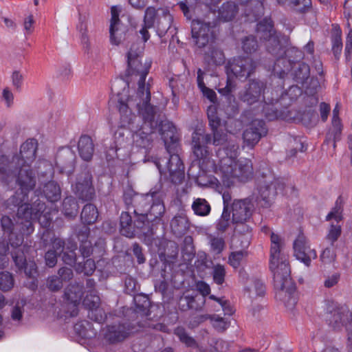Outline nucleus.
Listing matches in <instances>:
<instances>
[{
  "instance_id": "obj_46",
  "label": "nucleus",
  "mask_w": 352,
  "mask_h": 352,
  "mask_svg": "<svg viewBox=\"0 0 352 352\" xmlns=\"http://www.w3.org/2000/svg\"><path fill=\"white\" fill-rule=\"evenodd\" d=\"M230 212L229 208L226 205L222 214L216 224V230L219 233H224L230 227Z\"/></svg>"
},
{
  "instance_id": "obj_15",
  "label": "nucleus",
  "mask_w": 352,
  "mask_h": 352,
  "mask_svg": "<svg viewBox=\"0 0 352 352\" xmlns=\"http://www.w3.org/2000/svg\"><path fill=\"white\" fill-rule=\"evenodd\" d=\"M111 13L110 41L113 45H118L125 39L126 28L121 24L119 12L116 6L111 8Z\"/></svg>"
},
{
  "instance_id": "obj_39",
  "label": "nucleus",
  "mask_w": 352,
  "mask_h": 352,
  "mask_svg": "<svg viewBox=\"0 0 352 352\" xmlns=\"http://www.w3.org/2000/svg\"><path fill=\"white\" fill-rule=\"evenodd\" d=\"M98 217L97 208L91 204H86L81 212L80 218L84 223L91 224L96 221Z\"/></svg>"
},
{
  "instance_id": "obj_29",
  "label": "nucleus",
  "mask_w": 352,
  "mask_h": 352,
  "mask_svg": "<svg viewBox=\"0 0 352 352\" xmlns=\"http://www.w3.org/2000/svg\"><path fill=\"white\" fill-rule=\"evenodd\" d=\"M78 153L85 161H90L94 152V146L91 138L88 135L80 136L78 142Z\"/></svg>"
},
{
  "instance_id": "obj_30",
  "label": "nucleus",
  "mask_w": 352,
  "mask_h": 352,
  "mask_svg": "<svg viewBox=\"0 0 352 352\" xmlns=\"http://www.w3.org/2000/svg\"><path fill=\"white\" fill-rule=\"evenodd\" d=\"M123 199L128 210H130L131 207L136 208L138 206H144L147 203L146 198L143 196L136 195L131 187H127L124 190Z\"/></svg>"
},
{
  "instance_id": "obj_10",
  "label": "nucleus",
  "mask_w": 352,
  "mask_h": 352,
  "mask_svg": "<svg viewBox=\"0 0 352 352\" xmlns=\"http://www.w3.org/2000/svg\"><path fill=\"white\" fill-rule=\"evenodd\" d=\"M210 22L193 20L191 25L192 38L195 44L199 48L204 47L212 38Z\"/></svg>"
},
{
  "instance_id": "obj_34",
  "label": "nucleus",
  "mask_w": 352,
  "mask_h": 352,
  "mask_svg": "<svg viewBox=\"0 0 352 352\" xmlns=\"http://www.w3.org/2000/svg\"><path fill=\"white\" fill-rule=\"evenodd\" d=\"M173 18L170 12L166 10H162V14L158 15L157 32L162 37L165 35L170 29Z\"/></svg>"
},
{
  "instance_id": "obj_32",
  "label": "nucleus",
  "mask_w": 352,
  "mask_h": 352,
  "mask_svg": "<svg viewBox=\"0 0 352 352\" xmlns=\"http://www.w3.org/2000/svg\"><path fill=\"white\" fill-rule=\"evenodd\" d=\"M156 14L157 11L153 7H148L145 10L144 18V26L140 30L144 42L147 41L150 37L148 29L154 25Z\"/></svg>"
},
{
  "instance_id": "obj_12",
  "label": "nucleus",
  "mask_w": 352,
  "mask_h": 352,
  "mask_svg": "<svg viewBox=\"0 0 352 352\" xmlns=\"http://www.w3.org/2000/svg\"><path fill=\"white\" fill-rule=\"evenodd\" d=\"M265 89L263 82L253 80L239 93V99L248 105H252L260 101L262 93Z\"/></svg>"
},
{
  "instance_id": "obj_45",
  "label": "nucleus",
  "mask_w": 352,
  "mask_h": 352,
  "mask_svg": "<svg viewBox=\"0 0 352 352\" xmlns=\"http://www.w3.org/2000/svg\"><path fill=\"white\" fill-rule=\"evenodd\" d=\"M212 138L211 142L212 143L213 145L221 146L228 142V146L223 149V152H221V151H219V153L220 152L222 154V155H225V149L228 146H229L230 144L235 143L233 141L228 140L227 133L223 131L222 130L217 129L212 131Z\"/></svg>"
},
{
  "instance_id": "obj_9",
  "label": "nucleus",
  "mask_w": 352,
  "mask_h": 352,
  "mask_svg": "<svg viewBox=\"0 0 352 352\" xmlns=\"http://www.w3.org/2000/svg\"><path fill=\"white\" fill-rule=\"evenodd\" d=\"M211 135L201 129H196L192 134V151L197 160H205L210 155L208 144L211 143Z\"/></svg>"
},
{
  "instance_id": "obj_26",
  "label": "nucleus",
  "mask_w": 352,
  "mask_h": 352,
  "mask_svg": "<svg viewBox=\"0 0 352 352\" xmlns=\"http://www.w3.org/2000/svg\"><path fill=\"white\" fill-rule=\"evenodd\" d=\"M36 148L37 143L35 140H27L21 146L19 154L12 157H19L20 159L24 160L26 164H30L36 157Z\"/></svg>"
},
{
  "instance_id": "obj_56",
  "label": "nucleus",
  "mask_w": 352,
  "mask_h": 352,
  "mask_svg": "<svg viewBox=\"0 0 352 352\" xmlns=\"http://www.w3.org/2000/svg\"><path fill=\"white\" fill-rule=\"evenodd\" d=\"M14 286V278L12 275L8 272H2L0 273V289L7 292L11 289Z\"/></svg>"
},
{
  "instance_id": "obj_35",
  "label": "nucleus",
  "mask_w": 352,
  "mask_h": 352,
  "mask_svg": "<svg viewBox=\"0 0 352 352\" xmlns=\"http://www.w3.org/2000/svg\"><path fill=\"white\" fill-rule=\"evenodd\" d=\"M224 59L223 52L212 45H210L204 56V60L208 65H220L224 63Z\"/></svg>"
},
{
  "instance_id": "obj_18",
  "label": "nucleus",
  "mask_w": 352,
  "mask_h": 352,
  "mask_svg": "<svg viewBox=\"0 0 352 352\" xmlns=\"http://www.w3.org/2000/svg\"><path fill=\"white\" fill-rule=\"evenodd\" d=\"M84 294L83 285L77 283L70 284L65 291V296L69 302V306L72 309L71 316L78 314V306L80 305Z\"/></svg>"
},
{
  "instance_id": "obj_44",
  "label": "nucleus",
  "mask_w": 352,
  "mask_h": 352,
  "mask_svg": "<svg viewBox=\"0 0 352 352\" xmlns=\"http://www.w3.org/2000/svg\"><path fill=\"white\" fill-rule=\"evenodd\" d=\"M192 209L195 214L198 216H207L211 210L210 205L202 198L195 199L192 204Z\"/></svg>"
},
{
  "instance_id": "obj_54",
  "label": "nucleus",
  "mask_w": 352,
  "mask_h": 352,
  "mask_svg": "<svg viewBox=\"0 0 352 352\" xmlns=\"http://www.w3.org/2000/svg\"><path fill=\"white\" fill-rule=\"evenodd\" d=\"M251 298L257 296H263L265 293V287L262 281L260 280H254L252 285L247 289Z\"/></svg>"
},
{
  "instance_id": "obj_21",
  "label": "nucleus",
  "mask_w": 352,
  "mask_h": 352,
  "mask_svg": "<svg viewBox=\"0 0 352 352\" xmlns=\"http://www.w3.org/2000/svg\"><path fill=\"white\" fill-rule=\"evenodd\" d=\"M278 184L276 180H265L259 188L260 197L263 207H269L276 195V188Z\"/></svg>"
},
{
  "instance_id": "obj_47",
  "label": "nucleus",
  "mask_w": 352,
  "mask_h": 352,
  "mask_svg": "<svg viewBox=\"0 0 352 352\" xmlns=\"http://www.w3.org/2000/svg\"><path fill=\"white\" fill-rule=\"evenodd\" d=\"M76 331L85 338H91L96 335V331L91 327V324L89 322L76 324L74 326Z\"/></svg>"
},
{
  "instance_id": "obj_3",
  "label": "nucleus",
  "mask_w": 352,
  "mask_h": 352,
  "mask_svg": "<svg viewBox=\"0 0 352 352\" xmlns=\"http://www.w3.org/2000/svg\"><path fill=\"white\" fill-rule=\"evenodd\" d=\"M239 146L231 144L225 151V155L219 152V170L224 179L223 182L229 186L237 180L246 182L252 177L253 168L251 160L245 158L237 160Z\"/></svg>"
},
{
  "instance_id": "obj_31",
  "label": "nucleus",
  "mask_w": 352,
  "mask_h": 352,
  "mask_svg": "<svg viewBox=\"0 0 352 352\" xmlns=\"http://www.w3.org/2000/svg\"><path fill=\"white\" fill-rule=\"evenodd\" d=\"M293 66L287 58L283 56L277 58L273 67V75L280 79H284Z\"/></svg>"
},
{
  "instance_id": "obj_6",
  "label": "nucleus",
  "mask_w": 352,
  "mask_h": 352,
  "mask_svg": "<svg viewBox=\"0 0 352 352\" xmlns=\"http://www.w3.org/2000/svg\"><path fill=\"white\" fill-rule=\"evenodd\" d=\"M325 305L326 320L329 326L336 331H342L344 328L348 329L352 322V314L348 307L330 300L326 301Z\"/></svg>"
},
{
  "instance_id": "obj_14",
  "label": "nucleus",
  "mask_w": 352,
  "mask_h": 352,
  "mask_svg": "<svg viewBox=\"0 0 352 352\" xmlns=\"http://www.w3.org/2000/svg\"><path fill=\"white\" fill-rule=\"evenodd\" d=\"M252 205L248 199H235L230 206L229 212L232 215L233 223H243L252 216Z\"/></svg>"
},
{
  "instance_id": "obj_4",
  "label": "nucleus",
  "mask_w": 352,
  "mask_h": 352,
  "mask_svg": "<svg viewBox=\"0 0 352 352\" xmlns=\"http://www.w3.org/2000/svg\"><path fill=\"white\" fill-rule=\"evenodd\" d=\"M144 45L141 43H133L127 54L128 74L138 79V94L140 101L146 102L151 100L149 85L145 83V78L148 74L151 61L143 57Z\"/></svg>"
},
{
  "instance_id": "obj_28",
  "label": "nucleus",
  "mask_w": 352,
  "mask_h": 352,
  "mask_svg": "<svg viewBox=\"0 0 352 352\" xmlns=\"http://www.w3.org/2000/svg\"><path fill=\"white\" fill-rule=\"evenodd\" d=\"M206 302L204 297L184 296L180 298L179 306L183 311L188 309L201 310Z\"/></svg>"
},
{
  "instance_id": "obj_38",
  "label": "nucleus",
  "mask_w": 352,
  "mask_h": 352,
  "mask_svg": "<svg viewBox=\"0 0 352 352\" xmlns=\"http://www.w3.org/2000/svg\"><path fill=\"white\" fill-rule=\"evenodd\" d=\"M43 192L46 199L51 201L55 202L60 199V188L54 182H49L43 186Z\"/></svg>"
},
{
  "instance_id": "obj_60",
  "label": "nucleus",
  "mask_w": 352,
  "mask_h": 352,
  "mask_svg": "<svg viewBox=\"0 0 352 352\" xmlns=\"http://www.w3.org/2000/svg\"><path fill=\"white\" fill-rule=\"evenodd\" d=\"M293 8L298 12L305 13L311 8V0H290Z\"/></svg>"
},
{
  "instance_id": "obj_57",
  "label": "nucleus",
  "mask_w": 352,
  "mask_h": 352,
  "mask_svg": "<svg viewBox=\"0 0 352 352\" xmlns=\"http://www.w3.org/2000/svg\"><path fill=\"white\" fill-rule=\"evenodd\" d=\"M83 305L88 309L89 310L94 309L95 307H99L100 305V298L96 294L95 291H91L89 294H88L85 298L83 302Z\"/></svg>"
},
{
  "instance_id": "obj_25",
  "label": "nucleus",
  "mask_w": 352,
  "mask_h": 352,
  "mask_svg": "<svg viewBox=\"0 0 352 352\" xmlns=\"http://www.w3.org/2000/svg\"><path fill=\"white\" fill-rule=\"evenodd\" d=\"M128 334L126 327L123 324H118L107 326L104 336L108 342L115 343L124 340Z\"/></svg>"
},
{
  "instance_id": "obj_61",
  "label": "nucleus",
  "mask_w": 352,
  "mask_h": 352,
  "mask_svg": "<svg viewBox=\"0 0 352 352\" xmlns=\"http://www.w3.org/2000/svg\"><path fill=\"white\" fill-rule=\"evenodd\" d=\"M143 206H138L136 208L133 209V212L137 217V220L135 221L137 223L138 228H141L146 222L151 221L148 219V212H144L146 210L142 209Z\"/></svg>"
},
{
  "instance_id": "obj_55",
  "label": "nucleus",
  "mask_w": 352,
  "mask_h": 352,
  "mask_svg": "<svg viewBox=\"0 0 352 352\" xmlns=\"http://www.w3.org/2000/svg\"><path fill=\"white\" fill-rule=\"evenodd\" d=\"M175 335L179 338V340L188 347H194L197 346L196 341L190 337L182 327H177L175 330Z\"/></svg>"
},
{
  "instance_id": "obj_43",
  "label": "nucleus",
  "mask_w": 352,
  "mask_h": 352,
  "mask_svg": "<svg viewBox=\"0 0 352 352\" xmlns=\"http://www.w3.org/2000/svg\"><path fill=\"white\" fill-rule=\"evenodd\" d=\"M78 204L76 199L72 196L65 198L63 202V212L68 218L75 217L78 211Z\"/></svg>"
},
{
  "instance_id": "obj_13",
  "label": "nucleus",
  "mask_w": 352,
  "mask_h": 352,
  "mask_svg": "<svg viewBox=\"0 0 352 352\" xmlns=\"http://www.w3.org/2000/svg\"><path fill=\"white\" fill-rule=\"evenodd\" d=\"M294 251L296 259L302 262L306 266H309L311 260L317 257L316 250L308 245L303 234H299L294 241Z\"/></svg>"
},
{
  "instance_id": "obj_37",
  "label": "nucleus",
  "mask_w": 352,
  "mask_h": 352,
  "mask_svg": "<svg viewBox=\"0 0 352 352\" xmlns=\"http://www.w3.org/2000/svg\"><path fill=\"white\" fill-rule=\"evenodd\" d=\"M256 33L260 39L263 41L276 34L272 21L267 19H263L257 24Z\"/></svg>"
},
{
  "instance_id": "obj_59",
  "label": "nucleus",
  "mask_w": 352,
  "mask_h": 352,
  "mask_svg": "<svg viewBox=\"0 0 352 352\" xmlns=\"http://www.w3.org/2000/svg\"><path fill=\"white\" fill-rule=\"evenodd\" d=\"M342 49L341 32L336 31L332 36V51L336 59L339 58Z\"/></svg>"
},
{
  "instance_id": "obj_40",
  "label": "nucleus",
  "mask_w": 352,
  "mask_h": 352,
  "mask_svg": "<svg viewBox=\"0 0 352 352\" xmlns=\"http://www.w3.org/2000/svg\"><path fill=\"white\" fill-rule=\"evenodd\" d=\"M77 249V245L72 240H68L65 250L63 252V261L70 266L74 265L76 262V254L75 250Z\"/></svg>"
},
{
  "instance_id": "obj_41",
  "label": "nucleus",
  "mask_w": 352,
  "mask_h": 352,
  "mask_svg": "<svg viewBox=\"0 0 352 352\" xmlns=\"http://www.w3.org/2000/svg\"><path fill=\"white\" fill-rule=\"evenodd\" d=\"M161 136L164 140L166 148L168 154L175 152L178 146V137L177 135L176 129L166 132Z\"/></svg>"
},
{
  "instance_id": "obj_24",
  "label": "nucleus",
  "mask_w": 352,
  "mask_h": 352,
  "mask_svg": "<svg viewBox=\"0 0 352 352\" xmlns=\"http://www.w3.org/2000/svg\"><path fill=\"white\" fill-rule=\"evenodd\" d=\"M289 41V37L275 34L265 40L267 51L272 55L281 54L283 51V45Z\"/></svg>"
},
{
  "instance_id": "obj_62",
  "label": "nucleus",
  "mask_w": 352,
  "mask_h": 352,
  "mask_svg": "<svg viewBox=\"0 0 352 352\" xmlns=\"http://www.w3.org/2000/svg\"><path fill=\"white\" fill-rule=\"evenodd\" d=\"M88 317L97 322H104L107 318L104 310L99 307L89 310Z\"/></svg>"
},
{
  "instance_id": "obj_51",
  "label": "nucleus",
  "mask_w": 352,
  "mask_h": 352,
  "mask_svg": "<svg viewBox=\"0 0 352 352\" xmlns=\"http://www.w3.org/2000/svg\"><path fill=\"white\" fill-rule=\"evenodd\" d=\"M332 127L331 131L327 135V140L333 137V146H336V142L339 140L342 131V124L340 118H332Z\"/></svg>"
},
{
  "instance_id": "obj_17",
  "label": "nucleus",
  "mask_w": 352,
  "mask_h": 352,
  "mask_svg": "<svg viewBox=\"0 0 352 352\" xmlns=\"http://www.w3.org/2000/svg\"><path fill=\"white\" fill-rule=\"evenodd\" d=\"M255 62L249 57L234 58L230 64L228 70L236 77L247 78L254 70Z\"/></svg>"
},
{
  "instance_id": "obj_22",
  "label": "nucleus",
  "mask_w": 352,
  "mask_h": 352,
  "mask_svg": "<svg viewBox=\"0 0 352 352\" xmlns=\"http://www.w3.org/2000/svg\"><path fill=\"white\" fill-rule=\"evenodd\" d=\"M76 154L70 148H66L58 151L56 155V164L63 170L71 172L76 164Z\"/></svg>"
},
{
  "instance_id": "obj_53",
  "label": "nucleus",
  "mask_w": 352,
  "mask_h": 352,
  "mask_svg": "<svg viewBox=\"0 0 352 352\" xmlns=\"http://www.w3.org/2000/svg\"><path fill=\"white\" fill-rule=\"evenodd\" d=\"M226 274V272L224 265L217 264L212 267V280L217 285H221L224 283Z\"/></svg>"
},
{
  "instance_id": "obj_36",
  "label": "nucleus",
  "mask_w": 352,
  "mask_h": 352,
  "mask_svg": "<svg viewBox=\"0 0 352 352\" xmlns=\"http://www.w3.org/2000/svg\"><path fill=\"white\" fill-rule=\"evenodd\" d=\"M295 66V69L293 73L294 80L302 85L307 84L310 76L309 66L304 63H298Z\"/></svg>"
},
{
  "instance_id": "obj_1",
  "label": "nucleus",
  "mask_w": 352,
  "mask_h": 352,
  "mask_svg": "<svg viewBox=\"0 0 352 352\" xmlns=\"http://www.w3.org/2000/svg\"><path fill=\"white\" fill-rule=\"evenodd\" d=\"M271 250L270 268L273 273L274 287L278 290V295L282 300L294 305L296 286L290 277L288 256L283 252L284 243L274 232L271 233Z\"/></svg>"
},
{
  "instance_id": "obj_7",
  "label": "nucleus",
  "mask_w": 352,
  "mask_h": 352,
  "mask_svg": "<svg viewBox=\"0 0 352 352\" xmlns=\"http://www.w3.org/2000/svg\"><path fill=\"white\" fill-rule=\"evenodd\" d=\"M169 157L161 158L155 162L160 173L173 184L178 185L184 179V166L179 156L175 152Z\"/></svg>"
},
{
  "instance_id": "obj_58",
  "label": "nucleus",
  "mask_w": 352,
  "mask_h": 352,
  "mask_svg": "<svg viewBox=\"0 0 352 352\" xmlns=\"http://www.w3.org/2000/svg\"><path fill=\"white\" fill-rule=\"evenodd\" d=\"M210 321L214 328L219 332L225 331L230 326V322L227 319L215 314L211 315Z\"/></svg>"
},
{
  "instance_id": "obj_16",
  "label": "nucleus",
  "mask_w": 352,
  "mask_h": 352,
  "mask_svg": "<svg viewBox=\"0 0 352 352\" xmlns=\"http://www.w3.org/2000/svg\"><path fill=\"white\" fill-rule=\"evenodd\" d=\"M266 132L265 124L262 120H253L243 132L244 142L247 146L253 147L258 142L262 135H265Z\"/></svg>"
},
{
  "instance_id": "obj_23",
  "label": "nucleus",
  "mask_w": 352,
  "mask_h": 352,
  "mask_svg": "<svg viewBox=\"0 0 352 352\" xmlns=\"http://www.w3.org/2000/svg\"><path fill=\"white\" fill-rule=\"evenodd\" d=\"M129 135L130 132L129 131L128 128H124L122 126L118 127L114 133L115 149L112 148L110 150V151L113 153L112 154L108 153L107 155V160L113 159L114 157V155L118 157L117 153L118 151L126 146L129 140Z\"/></svg>"
},
{
  "instance_id": "obj_2",
  "label": "nucleus",
  "mask_w": 352,
  "mask_h": 352,
  "mask_svg": "<svg viewBox=\"0 0 352 352\" xmlns=\"http://www.w3.org/2000/svg\"><path fill=\"white\" fill-rule=\"evenodd\" d=\"M0 182L8 189L18 186L23 193L28 194L36 186V174L24 160L0 155Z\"/></svg>"
},
{
  "instance_id": "obj_64",
  "label": "nucleus",
  "mask_w": 352,
  "mask_h": 352,
  "mask_svg": "<svg viewBox=\"0 0 352 352\" xmlns=\"http://www.w3.org/2000/svg\"><path fill=\"white\" fill-rule=\"evenodd\" d=\"M284 58H287V60L292 63V65H296V61L302 58V52L298 50L296 47H291L284 51Z\"/></svg>"
},
{
  "instance_id": "obj_5",
  "label": "nucleus",
  "mask_w": 352,
  "mask_h": 352,
  "mask_svg": "<svg viewBox=\"0 0 352 352\" xmlns=\"http://www.w3.org/2000/svg\"><path fill=\"white\" fill-rule=\"evenodd\" d=\"M138 92L136 95L124 100L122 97L118 99V109L120 114V126L128 128L133 131L138 128L134 126V122L136 116L132 113L131 109L136 107L139 113L142 115L144 121H146V125L148 124L151 127H157V120H155V108L149 103L150 100L144 102L140 101Z\"/></svg>"
},
{
  "instance_id": "obj_49",
  "label": "nucleus",
  "mask_w": 352,
  "mask_h": 352,
  "mask_svg": "<svg viewBox=\"0 0 352 352\" xmlns=\"http://www.w3.org/2000/svg\"><path fill=\"white\" fill-rule=\"evenodd\" d=\"M242 49L246 54H252L258 49V44L254 36H248L242 39Z\"/></svg>"
},
{
  "instance_id": "obj_52",
  "label": "nucleus",
  "mask_w": 352,
  "mask_h": 352,
  "mask_svg": "<svg viewBox=\"0 0 352 352\" xmlns=\"http://www.w3.org/2000/svg\"><path fill=\"white\" fill-rule=\"evenodd\" d=\"M27 248L23 245L22 248H19L14 252H12V258L15 263L16 267L19 270H23V267L28 263L26 261L25 256V250H27Z\"/></svg>"
},
{
  "instance_id": "obj_19",
  "label": "nucleus",
  "mask_w": 352,
  "mask_h": 352,
  "mask_svg": "<svg viewBox=\"0 0 352 352\" xmlns=\"http://www.w3.org/2000/svg\"><path fill=\"white\" fill-rule=\"evenodd\" d=\"M156 128H151L149 124L146 125V121H144L142 128L133 136L135 145L146 151L151 149L153 146L152 134Z\"/></svg>"
},
{
  "instance_id": "obj_42",
  "label": "nucleus",
  "mask_w": 352,
  "mask_h": 352,
  "mask_svg": "<svg viewBox=\"0 0 352 352\" xmlns=\"http://www.w3.org/2000/svg\"><path fill=\"white\" fill-rule=\"evenodd\" d=\"M130 210L123 212L120 216V232L122 235L131 238L134 234V230L132 226V218L129 214Z\"/></svg>"
},
{
  "instance_id": "obj_27",
  "label": "nucleus",
  "mask_w": 352,
  "mask_h": 352,
  "mask_svg": "<svg viewBox=\"0 0 352 352\" xmlns=\"http://www.w3.org/2000/svg\"><path fill=\"white\" fill-rule=\"evenodd\" d=\"M170 228L172 232L177 236L186 234L190 228L186 214L183 212L177 214L170 221Z\"/></svg>"
},
{
  "instance_id": "obj_50",
  "label": "nucleus",
  "mask_w": 352,
  "mask_h": 352,
  "mask_svg": "<svg viewBox=\"0 0 352 352\" xmlns=\"http://www.w3.org/2000/svg\"><path fill=\"white\" fill-rule=\"evenodd\" d=\"M164 212L165 207L162 202L158 201L155 203L150 207V210L148 212V219L151 222L160 219L164 214Z\"/></svg>"
},
{
  "instance_id": "obj_8",
  "label": "nucleus",
  "mask_w": 352,
  "mask_h": 352,
  "mask_svg": "<svg viewBox=\"0 0 352 352\" xmlns=\"http://www.w3.org/2000/svg\"><path fill=\"white\" fill-rule=\"evenodd\" d=\"M76 197L82 201L91 200L95 195V189L93 186V177L89 170H84L79 173L73 187Z\"/></svg>"
},
{
  "instance_id": "obj_48",
  "label": "nucleus",
  "mask_w": 352,
  "mask_h": 352,
  "mask_svg": "<svg viewBox=\"0 0 352 352\" xmlns=\"http://www.w3.org/2000/svg\"><path fill=\"white\" fill-rule=\"evenodd\" d=\"M28 194H24L21 191L20 192H16L14 195L5 201L6 208L13 210L15 208H18L21 204H23L25 201V198Z\"/></svg>"
},
{
  "instance_id": "obj_11",
  "label": "nucleus",
  "mask_w": 352,
  "mask_h": 352,
  "mask_svg": "<svg viewBox=\"0 0 352 352\" xmlns=\"http://www.w3.org/2000/svg\"><path fill=\"white\" fill-rule=\"evenodd\" d=\"M263 105L262 111L266 118L270 120L277 119L280 116V112L274 107L280 99H283V91L281 89L263 91Z\"/></svg>"
},
{
  "instance_id": "obj_63",
  "label": "nucleus",
  "mask_w": 352,
  "mask_h": 352,
  "mask_svg": "<svg viewBox=\"0 0 352 352\" xmlns=\"http://www.w3.org/2000/svg\"><path fill=\"white\" fill-rule=\"evenodd\" d=\"M341 226L340 225H331L325 239L331 245L338 239L341 235Z\"/></svg>"
},
{
  "instance_id": "obj_20",
  "label": "nucleus",
  "mask_w": 352,
  "mask_h": 352,
  "mask_svg": "<svg viewBox=\"0 0 352 352\" xmlns=\"http://www.w3.org/2000/svg\"><path fill=\"white\" fill-rule=\"evenodd\" d=\"M33 210L30 205L26 202L21 204L17 208V217L21 219L19 223L23 225L19 229L23 234H29L33 231L31 219L32 217Z\"/></svg>"
},
{
  "instance_id": "obj_33",
  "label": "nucleus",
  "mask_w": 352,
  "mask_h": 352,
  "mask_svg": "<svg viewBox=\"0 0 352 352\" xmlns=\"http://www.w3.org/2000/svg\"><path fill=\"white\" fill-rule=\"evenodd\" d=\"M238 12L236 5L231 1H228L221 5L218 10L219 20L226 22L232 21Z\"/></svg>"
}]
</instances>
